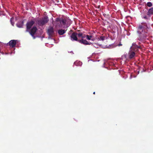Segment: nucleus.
I'll return each instance as SVG.
<instances>
[{
	"label": "nucleus",
	"instance_id": "obj_1",
	"mask_svg": "<svg viewBox=\"0 0 153 153\" xmlns=\"http://www.w3.org/2000/svg\"><path fill=\"white\" fill-rule=\"evenodd\" d=\"M138 48V46L135 43H133L132 46L131 48V50L129 53V57L130 59L133 58L135 55V53Z\"/></svg>",
	"mask_w": 153,
	"mask_h": 153
},
{
	"label": "nucleus",
	"instance_id": "obj_2",
	"mask_svg": "<svg viewBox=\"0 0 153 153\" xmlns=\"http://www.w3.org/2000/svg\"><path fill=\"white\" fill-rule=\"evenodd\" d=\"M147 28V26L145 24H141L139 26L137 32L139 34L141 33V32L144 30V31L146 32V30Z\"/></svg>",
	"mask_w": 153,
	"mask_h": 153
},
{
	"label": "nucleus",
	"instance_id": "obj_3",
	"mask_svg": "<svg viewBox=\"0 0 153 153\" xmlns=\"http://www.w3.org/2000/svg\"><path fill=\"white\" fill-rule=\"evenodd\" d=\"M48 21V18L47 17H45L42 19L38 21V23L40 26H42L47 23Z\"/></svg>",
	"mask_w": 153,
	"mask_h": 153
},
{
	"label": "nucleus",
	"instance_id": "obj_4",
	"mask_svg": "<svg viewBox=\"0 0 153 153\" xmlns=\"http://www.w3.org/2000/svg\"><path fill=\"white\" fill-rule=\"evenodd\" d=\"M77 33H72L71 36V39L73 40L77 41H78V39L77 37Z\"/></svg>",
	"mask_w": 153,
	"mask_h": 153
},
{
	"label": "nucleus",
	"instance_id": "obj_5",
	"mask_svg": "<svg viewBox=\"0 0 153 153\" xmlns=\"http://www.w3.org/2000/svg\"><path fill=\"white\" fill-rule=\"evenodd\" d=\"M37 30L36 27H34L31 29L30 32V34L33 37L34 39L35 38V37L33 35L36 33Z\"/></svg>",
	"mask_w": 153,
	"mask_h": 153
},
{
	"label": "nucleus",
	"instance_id": "obj_6",
	"mask_svg": "<svg viewBox=\"0 0 153 153\" xmlns=\"http://www.w3.org/2000/svg\"><path fill=\"white\" fill-rule=\"evenodd\" d=\"M78 42L84 45H89L91 44V43H89L86 40L84 39H83L78 40Z\"/></svg>",
	"mask_w": 153,
	"mask_h": 153
},
{
	"label": "nucleus",
	"instance_id": "obj_7",
	"mask_svg": "<svg viewBox=\"0 0 153 153\" xmlns=\"http://www.w3.org/2000/svg\"><path fill=\"white\" fill-rule=\"evenodd\" d=\"M48 33L50 36H52L54 34L53 29L52 27H50L48 29Z\"/></svg>",
	"mask_w": 153,
	"mask_h": 153
},
{
	"label": "nucleus",
	"instance_id": "obj_8",
	"mask_svg": "<svg viewBox=\"0 0 153 153\" xmlns=\"http://www.w3.org/2000/svg\"><path fill=\"white\" fill-rule=\"evenodd\" d=\"M34 23V22L33 21L28 22L27 24V30L30 29Z\"/></svg>",
	"mask_w": 153,
	"mask_h": 153
},
{
	"label": "nucleus",
	"instance_id": "obj_9",
	"mask_svg": "<svg viewBox=\"0 0 153 153\" xmlns=\"http://www.w3.org/2000/svg\"><path fill=\"white\" fill-rule=\"evenodd\" d=\"M16 43V40H11L9 42V45L10 46L12 47L15 46Z\"/></svg>",
	"mask_w": 153,
	"mask_h": 153
},
{
	"label": "nucleus",
	"instance_id": "obj_10",
	"mask_svg": "<svg viewBox=\"0 0 153 153\" xmlns=\"http://www.w3.org/2000/svg\"><path fill=\"white\" fill-rule=\"evenodd\" d=\"M77 36L79 37H81L82 39H84L85 37V35L82 34L81 33H77Z\"/></svg>",
	"mask_w": 153,
	"mask_h": 153
},
{
	"label": "nucleus",
	"instance_id": "obj_11",
	"mask_svg": "<svg viewBox=\"0 0 153 153\" xmlns=\"http://www.w3.org/2000/svg\"><path fill=\"white\" fill-rule=\"evenodd\" d=\"M65 31L64 30L62 29L59 30L58 31V33L60 35L63 34L65 33Z\"/></svg>",
	"mask_w": 153,
	"mask_h": 153
},
{
	"label": "nucleus",
	"instance_id": "obj_12",
	"mask_svg": "<svg viewBox=\"0 0 153 153\" xmlns=\"http://www.w3.org/2000/svg\"><path fill=\"white\" fill-rule=\"evenodd\" d=\"M153 14V8L152 7L149 9L148 12V15H152Z\"/></svg>",
	"mask_w": 153,
	"mask_h": 153
},
{
	"label": "nucleus",
	"instance_id": "obj_13",
	"mask_svg": "<svg viewBox=\"0 0 153 153\" xmlns=\"http://www.w3.org/2000/svg\"><path fill=\"white\" fill-rule=\"evenodd\" d=\"M23 24V22H20L18 23L17 24V26L18 27H22V26Z\"/></svg>",
	"mask_w": 153,
	"mask_h": 153
},
{
	"label": "nucleus",
	"instance_id": "obj_14",
	"mask_svg": "<svg viewBox=\"0 0 153 153\" xmlns=\"http://www.w3.org/2000/svg\"><path fill=\"white\" fill-rule=\"evenodd\" d=\"M105 39V36H101L100 37H98L97 38V40L98 41H103Z\"/></svg>",
	"mask_w": 153,
	"mask_h": 153
},
{
	"label": "nucleus",
	"instance_id": "obj_15",
	"mask_svg": "<svg viewBox=\"0 0 153 153\" xmlns=\"http://www.w3.org/2000/svg\"><path fill=\"white\" fill-rule=\"evenodd\" d=\"M85 37H86V38L88 40H91L92 38V36H89L88 35L85 36Z\"/></svg>",
	"mask_w": 153,
	"mask_h": 153
},
{
	"label": "nucleus",
	"instance_id": "obj_16",
	"mask_svg": "<svg viewBox=\"0 0 153 153\" xmlns=\"http://www.w3.org/2000/svg\"><path fill=\"white\" fill-rule=\"evenodd\" d=\"M57 21H59V22H61V23H62L64 25L65 24V21L64 20H62V21H60V20L59 19H57Z\"/></svg>",
	"mask_w": 153,
	"mask_h": 153
},
{
	"label": "nucleus",
	"instance_id": "obj_17",
	"mask_svg": "<svg viewBox=\"0 0 153 153\" xmlns=\"http://www.w3.org/2000/svg\"><path fill=\"white\" fill-rule=\"evenodd\" d=\"M77 63H78L77 62H74V64L76 65H78L79 66H81L82 65V63L81 62H78V63H79L78 64H77Z\"/></svg>",
	"mask_w": 153,
	"mask_h": 153
},
{
	"label": "nucleus",
	"instance_id": "obj_18",
	"mask_svg": "<svg viewBox=\"0 0 153 153\" xmlns=\"http://www.w3.org/2000/svg\"><path fill=\"white\" fill-rule=\"evenodd\" d=\"M152 3L150 2H148L147 4V5L148 7H150L152 6Z\"/></svg>",
	"mask_w": 153,
	"mask_h": 153
},
{
	"label": "nucleus",
	"instance_id": "obj_19",
	"mask_svg": "<svg viewBox=\"0 0 153 153\" xmlns=\"http://www.w3.org/2000/svg\"><path fill=\"white\" fill-rule=\"evenodd\" d=\"M13 19L12 18L10 19V20L11 22V24L12 25H13L14 24V23L13 22H12L13 21Z\"/></svg>",
	"mask_w": 153,
	"mask_h": 153
},
{
	"label": "nucleus",
	"instance_id": "obj_20",
	"mask_svg": "<svg viewBox=\"0 0 153 153\" xmlns=\"http://www.w3.org/2000/svg\"><path fill=\"white\" fill-rule=\"evenodd\" d=\"M91 40H92V41H94V39H91Z\"/></svg>",
	"mask_w": 153,
	"mask_h": 153
},
{
	"label": "nucleus",
	"instance_id": "obj_21",
	"mask_svg": "<svg viewBox=\"0 0 153 153\" xmlns=\"http://www.w3.org/2000/svg\"><path fill=\"white\" fill-rule=\"evenodd\" d=\"M93 94H95V92H94L93 93Z\"/></svg>",
	"mask_w": 153,
	"mask_h": 153
},
{
	"label": "nucleus",
	"instance_id": "obj_22",
	"mask_svg": "<svg viewBox=\"0 0 153 153\" xmlns=\"http://www.w3.org/2000/svg\"><path fill=\"white\" fill-rule=\"evenodd\" d=\"M1 43L0 42V44Z\"/></svg>",
	"mask_w": 153,
	"mask_h": 153
}]
</instances>
